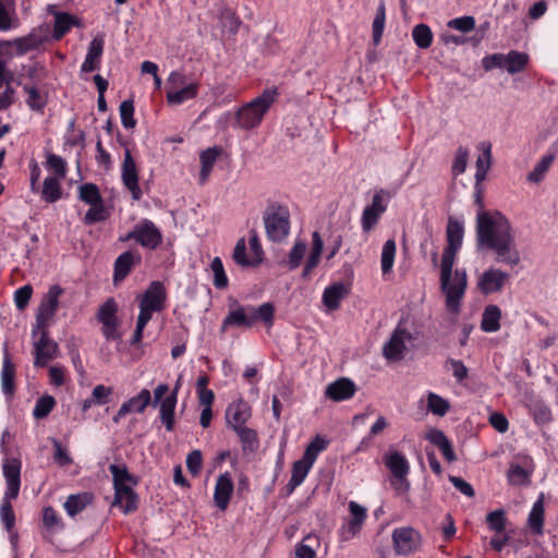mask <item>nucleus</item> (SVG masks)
<instances>
[{
    "mask_svg": "<svg viewBox=\"0 0 558 558\" xmlns=\"http://www.w3.org/2000/svg\"><path fill=\"white\" fill-rule=\"evenodd\" d=\"M306 252V244L304 242H296L291 248L288 256V266L291 270L296 269L304 257Z\"/></svg>",
    "mask_w": 558,
    "mask_h": 558,
    "instance_id": "58",
    "label": "nucleus"
},
{
    "mask_svg": "<svg viewBox=\"0 0 558 558\" xmlns=\"http://www.w3.org/2000/svg\"><path fill=\"white\" fill-rule=\"evenodd\" d=\"M94 500V495L88 492L70 495L63 504V508L70 517L82 512Z\"/></svg>",
    "mask_w": 558,
    "mask_h": 558,
    "instance_id": "27",
    "label": "nucleus"
},
{
    "mask_svg": "<svg viewBox=\"0 0 558 558\" xmlns=\"http://www.w3.org/2000/svg\"><path fill=\"white\" fill-rule=\"evenodd\" d=\"M121 179L124 186L131 192L132 198L138 201L143 193L138 185L137 167L129 148L124 150V159L121 166Z\"/></svg>",
    "mask_w": 558,
    "mask_h": 558,
    "instance_id": "11",
    "label": "nucleus"
},
{
    "mask_svg": "<svg viewBox=\"0 0 558 558\" xmlns=\"http://www.w3.org/2000/svg\"><path fill=\"white\" fill-rule=\"evenodd\" d=\"M414 337L410 331L401 328L400 325L393 330L390 339L383 347V354L388 361H400L403 359L405 341H412Z\"/></svg>",
    "mask_w": 558,
    "mask_h": 558,
    "instance_id": "9",
    "label": "nucleus"
},
{
    "mask_svg": "<svg viewBox=\"0 0 558 558\" xmlns=\"http://www.w3.org/2000/svg\"><path fill=\"white\" fill-rule=\"evenodd\" d=\"M73 25H78V21L68 13H56L54 27L50 38L60 40Z\"/></svg>",
    "mask_w": 558,
    "mask_h": 558,
    "instance_id": "36",
    "label": "nucleus"
},
{
    "mask_svg": "<svg viewBox=\"0 0 558 558\" xmlns=\"http://www.w3.org/2000/svg\"><path fill=\"white\" fill-rule=\"evenodd\" d=\"M425 438L441 451V454L448 462H454L457 460L452 444L442 430L432 428L428 430Z\"/></svg>",
    "mask_w": 558,
    "mask_h": 558,
    "instance_id": "23",
    "label": "nucleus"
},
{
    "mask_svg": "<svg viewBox=\"0 0 558 558\" xmlns=\"http://www.w3.org/2000/svg\"><path fill=\"white\" fill-rule=\"evenodd\" d=\"M0 515L5 530L11 532L15 524V514L10 501L2 500L0 507Z\"/></svg>",
    "mask_w": 558,
    "mask_h": 558,
    "instance_id": "60",
    "label": "nucleus"
},
{
    "mask_svg": "<svg viewBox=\"0 0 558 558\" xmlns=\"http://www.w3.org/2000/svg\"><path fill=\"white\" fill-rule=\"evenodd\" d=\"M501 311L497 305H488L485 307L481 328L485 332H496L500 328Z\"/></svg>",
    "mask_w": 558,
    "mask_h": 558,
    "instance_id": "34",
    "label": "nucleus"
},
{
    "mask_svg": "<svg viewBox=\"0 0 558 558\" xmlns=\"http://www.w3.org/2000/svg\"><path fill=\"white\" fill-rule=\"evenodd\" d=\"M62 196L61 185L58 178L47 177L44 181L41 197L47 203H56Z\"/></svg>",
    "mask_w": 558,
    "mask_h": 558,
    "instance_id": "40",
    "label": "nucleus"
},
{
    "mask_svg": "<svg viewBox=\"0 0 558 558\" xmlns=\"http://www.w3.org/2000/svg\"><path fill=\"white\" fill-rule=\"evenodd\" d=\"M52 445L54 448L53 460L60 466H68L73 462L70 453L65 448L62 447L61 442L58 439H52Z\"/></svg>",
    "mask_w": 558,
    "mask_h": 558,
    "instance_id": "61",
    "label": "nucleus"
},
{
    "mask_svg": "<svg viewBox=\"0 0 558 558\" xmlns=\"http://www.w3.org/2000/svg\"><path fill=\"white\" fill-rule=\"evenodd\" d=\"M198 92L197 83H189L182 87L167 90V101L171 106H178L186 100L196 97Z\"/></svg>",
    "mask_w": 558,
    "mask_h": 558,
    "instance_id": "30",
    "label": "nucleus"
},
{
    "mask_svg": "<svg viewBox=\"0 0 558 558\" xmlns=\"http://www.w3.org/2000/svg\"><path fill=\"white\" fill-rule=\"evenodd\" d=\"M134 264V255L131 251H126L118 256L114 262V282L123 280L131 271Z\"/></svg>",
    "mask_w": 558,
    "mask_h": 558,
    "instance_id": "37",
    "label": "nucleus"
},
{
    "mask_svg": "<svg viewBox=\"0 0 558 558\" xmlns=\"http://www.w3.org/2000/svg\"><path fill=\"white\" fill-rule=\"evenodd\" d=\"M105 40L102 35H97L89 43L88 51L81 66L82 72H93L99 69V59L104 51Z\"/></svg>",
    "mask_w": 558,
    "mask_h": 558,
    "instance_id": "21",
    "label": "nucleus"
},
{
    "mask_svg": "<svg viewBox=\"0 0 558 558\" xmlns=\"http://www.w3.org/2000/svg\"><path fill=\"white\" fill-rule=\"evenodd\" d=\"M395 255H396V242L392 239L387 240L384 243L383 251H381V270L383 274H388L391 271L395 263Z\"/></svg>",
    "mask_w": 558,
    "mask_h": 558,
    "instance_id": "46",
    "label": "nucleus"
},
{
    "mask_svg": "<svg viewBox=\"0 0 558 558\" xmlns=\"http://www.w3.org/2000/svg\"><path fill=\"white\" fill-rule=\"evenodd\" d=\"M210 269L214 274V286L217 289H225L228 286V277L226 275L222 260L220 257H215L210 263Z\"/></svg>",
    "mask_w": 558,
    "mask_h": 558,
    "instance_id": "51",
    "label": "nucleus"
},
{
    "mask_svg": "<svg viewBox=\"0 0 558 558\" xmlns=\"http://www.w3.org/2000/svg\"><path fill=\"white\" fill-rule=\"evenodd\" d=\"M474 189V203L478 207L475 228L477 248H488L496 253L497 262L517 266L520 253L510 221L498 210H485L482 187L475 183Z\"/></svg>",
    "mask_w": 558,
    "mask_h": 558,
    "instance_id": "1",
    "label": "nucleus"
},
{
    "mask_svg": "<svg viewBox=\"0 0 558 558\" xmlns=\"http://www.w3.org/2000/svg\"><path fill=\"white\" fill-rule=\"evenodd\" d=\"M529 62V56L525 52L511 50L508 53H494L482 60L483 68L486 71L494 69H506L509 74H515L525 69Z\"/></svg>",
    "mask_w": 558,
    "mask_h": 558,
    "instance_id": "5",
    "label": "nucleus"
},
{
    "mask_svg": "<svg viewBox=\"0 0 558 558\" xmlns=\"http://www.w3.org/2000/svg\"><path fill=\"white\" fill-rule=\"evenodd\" d=\"M447 27L459 31L461 33H470L475 28V19L471 15L456 17L448 21Z\"/></svg>",
    "mask_w": 558,
    "mask_h": 558,
    "instance_id": "56",
    "label": "nucleus"
},
{
    "mask_svg": "<svg viewBox=\"0 0 558 558\" xmlns=\"http://www.w3.org/2000/svg\"><path fill=\"white\" fill-rule=\"evenodd\" d=\"M386 466L390 470L395 478H402L408 475L410 465L407 458L398 452L393 451L386 457Z\"/></svg>",
    "mask_w": 558,
    "mask_h": 558,
    "instance_id": "31",
    "label": "nucleus"
},
{
    "mask_svg": "<svg viewBox=\"0 0 558 558\" xmlns=\"http://www.w3.org/2000/svg\"><path fill=\"white\" fill-rule=\"evenodd\" d=\"M312 465L304 462L303 460H298L293 463L292 466V474L291 480L293 481V484H302L308 474Z\"/></svg>",
    "mask_w": 558,
    "mask_h": 558,
    "instance_id": "63",
    "label": "nucleus"
},
{
    "mask_svg": "<svg viewBox=\"0 0 558 558\" xmlns=\"http://www.w3.org/2000/svg\"><path fill=\"white\" fill-rule=\"evenodd\" d=\"M248 313L254 317V324L257 320L263 322L266 326L270 327L274 324L275 306L270 302L263 303L258 307L248 305Z\"/></svg>",
    "mask_w": 558,
    "mask_h": 558,
    "instance_id": "38",
    "label": "nucleus"
},
{
    "mask_svg": "<svg viewBox=\"0 0 558 558\" xmlns=\"http://www.w3.org/2000/svg\"><path fill=\"white\" fill-rule=\"evenodd\" d=\"M221 150L222 149L220 147L214 146L202 151L199 156L202 163L199 180L202 184L207 181L218 156L221 154Z\"/></svg>",
    "mask_w": 558,
    "mask_h": 558,
    "instance_id": "35",
    "label": "nucleus"
},
{
    "mask_svg": "<svg viewBox=\"0 0 558 558\" xmlns=\"http://www.w3.org/2000/svg\"><path fill=\"white\" fill-rule=\"evenodd\" d=\"M278 96L277 88H267L234 113V128L252 130L260 124Z\"/></svg>",
    "mask_w": 558,
    "mask_h": 558,
    "instance_id": "3",
    "label": "nucleus"
},
{
    "mask_svg": "<svg viewBox=\"0 0 558 558\" xmlns=\"http://www.w3.org/2000/svg\"><path fill=\"white\" fill-rule=\"evenodd\" d=\"M263 221L269 241L282 242L289 235L290 213L287 206L278 203L268 204L263 214Z\"/></svg>",
    "mask_w": 558,
    "mask_h": 558,
    "instance_id": "4",
    "label": "nucleus"
},
{
    "mask_svg": "<svg viewBox=\"0 0 558 558\" xmlns=\"http://www.w3.org/2000/svg\"><path fill=\"white\" fill-rule=\"evenodd\" d=\"M233 488V481L229 472L218 476L215 485L214 501L220 510L227 509Z\"/></svg>",
    "mask_w": 558,
    "mask_h": 558,
    "instance_id": "19",
    "label": "nucleus"
},
{
    "mask_svg": "<svg viewBox=\"0 0 558 558\" xmlns=\"http://www.w3.org/2000/svg\"><path fill=\"white\" fill-rule=\"evenodd\" d=\"M389 194L380 190L373 196L372 204L366 206L362 214V228L364 231H369L378 221L380 215L386 210V205L383 204L384 198Z\"/></svg>",
    "mask_w": 558,
    "mask_h": 558,
    "instance_id": "14",
    "label": "nucleus"
},
{
    "mask_svg": "<svg viewBox=\"0 0 558 558\" xmlns=\"http://www.w3.org/2000/svg\"><path fill=\"white\" fill-rule=\"evenodd\" d=\"M529 473L519 464H513L508 471V480L512 485H524L529 483Z\"/></svg>",
    "mask_w": 558,
    "mask_h": 558,
    "instance_id": "59",
    "label": "nucleus"
},
{
    "mask_svg": "<svg viewBox=\"0 0 558 558\" xmlns=\"http://www.w3.org/2000/svg\"><path fill=\"white\" fill-rule=\"evenodd\" d=\"M463 235L464 221L450 216L446 229L447 245L452 246V248H461Z\"/></svg>",
    "mask_w": 558,
    "mask_h": 558,
    "instance_id": "29",
    "label": "nucleus"
},
{
    "mask_svg": "<svg viewBox=\"0 0 558 558\" xmlns=\"http://www.w3.org/2000/svg\"><path fill=\"white\" fill-rule=\"evenodd\" d=\"M253 325L254 317L248 313V305L246 307L238 306L225 317L221 329L225 331L230 326L251 328Z\"/></svg>",
    "mask_w": 558,
    "mask_h": 558,
    "instance_id": "24",
    "label": "nucleus"
},
{
    "mask_svg": "<svg viewBox=\"0 0 558 558\" xmlns=\"http://www.w3.org/2000/svg\"><path fill=\"white\" fill-rule=\"evenodd\" d=\"M109 471L112 474L113 485L137 484L136 477L132 475L124 465L110 464Z\"/></svg>",
    "mask_w": 558,
    "mask_h": 558,
    "instance_id": "49",
    "label": "nucleus"
},
{
    "mask_svg": "<svg viewBox=\"0 0 558 558\" xmlns=\"http://www.w3.org/2000/svg\"><path fill=\"white\" fill-rule=\"evenodd\" d=\"M158 405L160 407V420L165 424L166 429L171 432L174 428L175 392H171L163 398Z\"/></svg>",
    "mask_w": 558,
    "mask_h": 558,
    "instance_id": "32",
    "label": "nucleus"
},
{
    "mask_svg": "<svg viewBox=\"0 0 558 558\" xmlns=\"http://www.w3.org/2000/svg\"><path fill=\"white\" fill-rule=\"evenodd\" d=\"M507 279L508 275L505 271L496 268H489L480 277L477 287L482 293L490 294L500 291Z\"/></svg>",
    "mask_w": 558,
    "mask_h": 558,
    "instance_id": "16",
    "label": "nucleus"
},
{
    "mask_svg": "<svg viewBox=\"0 0 558 558\" xmlns=\"http://www.w3.org/2000/svg\"><path fill=\"white\" fill-rule=\"evenodd\" d=\"M460 248L446 246L440 263V290L446 296L447 310L452 314H458L461 307V300L464 296L468 287L466 270L457 268L453 272L456 254Z\"/></svg>",
    "mask_w": 558,
    "mask_h": 558,
    "instance_id": "2",
    "label": "nucleus"
},
{
    "mask_svg": "<svg viewBox=\"0 0 558 558\" xmlns=\"http://www.w3.org/2000/svg\"><path fill=\"white\" fill-rule=\"evenodd\" d=\"M527 524L534 534H542L544 526V495L534 502L527 518Z\"/></svg>",
    "mask_w": 558,
    "mask_h": 558,
    "instance_id": "33",
    "label": "nucleus"
},
{
    "mask_svg": "<svg viewBox=\"0 0 558 558\" xmlns=\"http://www.w3.org/2000/svg\"><path fill=\"white\" fill-rule=\"evenodd\" d=\"M486 522L492 531H495L496 533H502L507 523L505 511L502 509H497L489 512L486 515Z\"/></svg>",
    "mask_w": 558,
    "mask_h": 558,
    "instance_id": "54",
    "label": "nucleus"
},
{
    "mask_svg": "<svg viewBox=\"0 0 558 558\" xmlns=\"http://www.w3.org/2000/svg\"><path fill=\"white\" fill-rule=\"evenodd\" d=\"M250 417L251 408L243 400L230 403L226 410L227 424L230 425L233 429L244 426Z\"/></svg>",
    "mask_w": 558,
    "mask_h": 558,
    "instance_id": "20",
    "label": "nucleus"
},
{
    "mask_svg": "<svg viewBox=\"0 0 558 558\" xmlns=\"http://www.w3.org/2000/svg\"><path fill=\"white\" fill-rule=\"evenodd\" d=\"M134 102L132 99H128L120 105V118L121 123L125 129H134L136 121L134 119Z\"/></svg>",
    "mask_w": 558,
    "mask_h": 558,
    "instance_id": "53",
    "label": "nucleus"
},
{
    "mask_svg": "<svg viewBox=\"0 0 558 558\" xmlns=\"http://www.w3.org/2000/svg\"><path fill=\"white\" fill-rule=\"evenodd\" d=\"M108 218V214L104 206V202L94 203L90 208L86 211L83 221L85 225H94L96 222L104 221Z\"/></svg>",
    "mask_w": 558,
    "mask_h": 558,
    "instance_id": "50",
    "label": "nucleus"
},
{
    "mask_svg": "<svg viewBox=\"0 0 558 558\" xmlns=\"http://www.w3.org/2000/svg\"><path fill=\"white\" fill-rule=\"evenodd\" d=\"M167 293L163 284L160 281H153L142 294L140 304L161 312L165 307Z\"/></svg>",
    "mask_w": 558,
    "mask_h": 558,
    "instance_id": "17",
    "label": "nucleus"
},
{
    "mask_svg": "<svg viewBox=\"0 0 558 558\" xmlns=\"http://www.w3.org/2000/svg\"><path fill=\"white\" fill-rule=\"evenodd\" d=\"M469 158V150L465 147L460 146L457 149L456 157L452 165V172L454 175L463 173L466 169Z\"/></svg>",
    "mask_w": 558,
    "mask_h": 558,
    "instance_id": "64",
    "label": "nucleus"
},
{
    "mask_svg": "<svg viewBox=\"0 0 558 558\" xmlns=\"http://www.w3.org/2000/svg\"><path fill=\"white\" fill-rule=\"evenodd\" d=\"M54 405L56 400L52 396L46 395L38 398L33 410L34 417L37 420L47 417Z\"/></svg>",
    "mask_w": 558,
    "mask_h": 558,
    "instance_id": "47",
    "label": "nucleus"
},
{
    "mask_svg": "<svg viewBox=\"0 0 558 558\" xmlns=\"http://www.w3.org/2000/svg\"><path fill=\"white\" fill-rule=\"evenodd\" d=\"M136 242L149 250H155L162 241V234L156 225L148 219H143L136 223Z\"/></svg>",
    "mask_w": 558,
    "mask_h": 558,
    "instance_id": "13",
    "label": "nucleus"
},
{
    "mask_svg": "<svg viewBox=\"0 0 558 558\" xmlns=\"http://www.w3.org/2000/svg\"><path fill=\"white\" fill-rule=\"evenodd\" d=\"M47 166L49 169L53 170L56 175L63 179L66 174V162L65 160L56 155V154H48L47 155Z\"/></svg>",
    "mask_w": 558,
    "mask_h": 558,
    "instance_id": "62",
    "label": "nucleus"
},
{
    "mask_svg": "<svg viewBox=\"0 0 558 558\" xmlns=\"http://www.w3.org/2000/svg\"><path fill=\"white\" fill-rule=\"evenodd\" d=\"M349 511L351 513V519L347 522L345 530L351 536H355L362 529L367 517V510L357 502L350 501Z\"/></svg>",
    "mask_w": 558,
    "mask_h": 558,
    "instance_id": "28",
    "label": "nucleus"
},
{
    "mask_svg": "<svg viewBox=\"0 0 558 558\" xmlns=\"http://www.w3.org/2000/svg\"><path fill=\"white\" fill-rule=\"evenodd\" d=\"M233 259L236 264L244 267L255 266L258 264V260H252L247 258L245 240L243 238L240 239L235 244L233 251Z\"/></svg>",
    "mask_w": 558,
    "mask_h": 558,
    "instance_id": "57",
    "label": "nucleus"
},
{
    "mask_svg": "<svg viewBox=\"0 0 558 558\" xmlns=\"http://www.w3.org/2000/svg\"><path fill=\"white\" fill-rule=\"evenodd\" d=\"M412 37L415 45L421 49H427L433 41V33L428 25L417 24L412 31Z\"/></svg>",
    "mask_w": 558,
    "mask_h": 558,
    "instance_id": "43",
    "label": "nucleus"
},
{
    "mask_svg": "<svg viewBox=\"0 0 558 558\" xmlns=\"http://www.w3.org/2000/svg\"><path fill=\"white\" fill-rule=\"evenodd\" d=\"M349 294V288L343 282H333L323 293V304L329 311L339 308L341 301Z\"/></svg>",
    "mask_w": 558,
    "mask_h": 558,
    "instance_id": "22",
    "label": "nucleus"
},
{
    "mask_svg": "<svg viewBox=\"0 0 558 558\" xmlns=\"http://www.w3.org/2000/svg\"><path fill=\"white\" fill-rule=\"evenodd\" d=\"M325 448H326V441L319 437H316L315 440H313L307 446V448L305 449V452L303 454V458L301 460H303L304 462H306L313 466V464L317 458V454L320 451H323Z\"/></svg>",
    "mask_w": 558,
    "mask_h": 558,
    "instance_id": "55",
    "label": "nucleus"
},
{
    "mask_svg": "<svg viewBox=\"0 0 558 558\" xmlns=\"http://www.w3.org/2000/svg\"><path fill=\"white\" fill-rule=\"evenodd\" d=\"M555 157L556 151L543 156L542 159L535 165L534 169L527 174V181L532 183H539L550 168Z\"/></svg>",
    "mask_w": 558,
    "mask_h": 558,
    "instance_id": "39",
    "label": "nucleus"
},
{
    "mask_svg": "<svg viewBox=\"0 0 558 558\" xmlns=\"http://www.w3.org/2000/svg\"><path fill=\"white\" fill-rule=\"evenodd\" d=\"M427 408L432 413L444 416L448 412L450 404L440 396L429 392L427 396Z\"/></svg>",
    "mask_w": 558,
    "mask_h": 558,
    "instance_id": "52",
    "label": "nucleus"
},
{
    "mask_svg": "<svg viewBox=\"0 0 558 558\" xmlns=\"http://www.w3.org/2000/svg\"><path fill=\"white\" fill-rule=\"evenodd\" d=\"M150 402V391L148 389H142L138 395L122 403L112 420L114 423H119L122 417L131 412L143 413Z\"/></svg>",
    "mask_w": 558,
    "mask_h": 558,
    "instance_id": "15",
    "label": "nucleus"
},
{
    "mask_svg": "<svg viewBox=\"0 0 558 558\" xmlns=\"http://www.w3.org/2000/svg\"><path fill=\"white\" fill-rule=\"evenodd\" d=\"M482 154L477 157L475 167V182L477 185L486 179L487 172L492 166V144L489 142H482L478 145Z\"/></svg>",
    "mask_w": 558,
    "mask_h": 558,
    "instance_id": "25",
    "label": "nucleus"
},
{
    "mask_svg": "<svg viewBox=\"0 0 558 558\" xmlns=\"http://www.w3.org/2000/svg\"><path fill=\"white\" fill-rule=\"evenodd\" d=\"M32 333L35 339L34 364L37 367H44L57 356L59 352L58 343L50 339L48 329H33Z\"/></svg>",
    "mask_w": 558,
    "mask_h": 558,
    "instance_id": "6",
    "label": "nucleus"
},
{
    "mask_svg": "<svg viewBox=\"0 0 558 558\" xmlns=\"http://www.w3.org/2000/svg\"><path fill=\"white\" fill-rule=\"evenodd\" d=\"M78 198L88 204L100 203L102 201L99 189L94 183H84L78 187Z\"/></svg>",
    "mask_w": 558,
    "mask_h": 558,
    "instance_id": "48",
    "label": "nucleus"
},
{
    "mask_svg": "<svg viewBox=\"0 0 558 558\" xmlns=\"http://www.w3.org/2000/svg\"><path fill=\"white\" fill-rule=\"evenodd\" d=\"M385 21H386L385 2H384V0H380L379 4L377 7L376 15H375V19L373 21V26H372L373 41L375 45H378L381 39L384 27H385Z\"/></svg>",
    "mask_w": 558,
    "mask_h": 558,
    "instance_id": "45",
    "label": "nucleus"
},
{
    "mask_svg": "<svg viewBox=\"0 0 558 558\" xmlns=\"http://www.w3.org/2000/svg\"><path fill=\"white\" fill-rule=\"evenodd\" d=\"M50 39V28L48 25L34 27L26 36L14 39L16 56H24L29 51L39 49Z\"/></svg>",
    "mask_w": 558,
    "mask_h": 558,
    "instance_id": "8",
    "label": "nucleus"
},
{
    "mask_svg": "<svg viewBox=\"0 0 558 558\" xmlns=\"http://www.w3.org/2000/svg\"><path fill=\"white\" fill-rule=\"evenodd\" d=\"M355 391L356 386L353 380L347 377H341L327 386L325 396L332 401L340 402L351 399Z\"/></svg>",
    "mask_w": 558,
    "mask_h": 558,
    "instance_id": "18",
    "label": "nucleus"
},
{
    "mask_svg": "<svg viewBox=\"0 0 558 558\" xmlns=\"http://www.w3.org/2000/svg\"><path fill=\"white\" fill-rule=\"evenodd\" d=\"M392 542L398 555H409L420 544V534L412 527H399L392 532Z\"/></svg>",
    "mask_w": 558,
    "mask_h": 558,
    "instance_id": "12",
    "label": "nucleus"
},
{
    "mask_svg": "<svg viewBox=\"0 0 558 558\" xmlns=\"http://www.w3.org/2000/svg\"><path fill=\"white\" fill-rule=\"evenodd\" d=\"M23 90L28 95L27 106L36 112H43L47 105V96L43 95L35 86L24 85Z\"/></svg>",
    "mask_w": 558,
    "mask_h": 558,
    "instance_id": "41",
    "label": "nucleus"
},
{
    "mask_svg": "<svg viewBox=\"0 0 558 558\" xmlns=\"http://www.w3.org/2000/svg\"><path fill=\"white\" fill-rule=\"evenodd\" d=\"M22 462L16 458L5 459L2 465L3 476L8 483H21Z\"/></svg>",
    "mask_w": 558,
    "mask_h": 558,
    "instance_id": "44",
    "label": "nucleus"
},
{
    "mask_svg": "<svg viewBox=\"0 0 558 558\" xmlns=\"http://www.w3.org/2000/svg\"><path fill=\"white\" fill-rule=\"evenodd\" d=\"M239 436L243 451L254 452L258 448V438L254 429L246 426H241L233 429Z\"/></svg>",
    "mask_w": 558,
    "mask_h": 558,
    "instance_id": "42",
    "label": "nucleus"
},
{
    "mask_svg": "<svg viewBox=\"0 0 558 558\" xmlns=\"http://www.w3.org/2000/svg\"><path fill=\"white\" fill-rule=\"evenodd\" d=\"M63 293V289L53 284L49 288L47 294L44 295L36 314V325L33 329H48L50 320L57 313L59 306V298Z\"/></svg>",
    "mask_w": 558,
    "mask_h": 558,
    "instance_id": "7",
    "label": "nucleus"
},
{
    "mask_svg": "<svg viewBox=\"0 0 558 558\" xmlns=\"http://www.w3.org/2000/svg\"><path fill=\"white\" fill-rule=\"evenodd\" d=\"M15 365L11 361L7 350H4V356L1 369V388L2 392L7 397H12L15 392Z\"/></svg>",
    "mask_w": 558,
    "mask_h": 558,
    "instance_id": "26",
    "label": "nucleus"
},
{
    "mask_svg": "<svg viewBox=\"0 0 558 558\" xmlns=\"http://www.w3.org/2000/svg\"><path fill=\"white\" fill-rule=\"evenodd\" d=\"M118 305L113 299H108L98 310L97 318L102 324V333L107 340H114L120 337L117 331Z\"/></svg>",
    "mask_w": 558,
    "mask_h": 558,
    "instance_id": "10",
    "label": "nucleus"
}]
</instances>
